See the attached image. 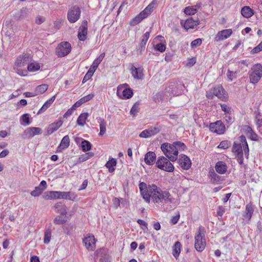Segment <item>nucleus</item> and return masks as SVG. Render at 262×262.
<instances>
[{"label":"nucleus","instance_id":"f257e3e1","mask_svg":"<svg viewBox=\"0 0 262 262\" xmlns=\"http://www.w3.org/2000/svg\"><path fill=\"white\" fill-rule=\"evenodd\" d=\"M161 149L165 156L171 162H175L178 159L179 151L176 149L173 142L170 144L165 142L161 144Z\"/></svg>","mask_w":262,"mask_h":262},{"label":"nucleus","instance_id":"f03ea898","mask_svg":"<svg viewBox=\"0 0 262 262\" xmlns=\"http://www.w3.org/2000/svg\"><path fill=\"white\" fill-rule=\"evenodd\" d=\"M205 228L200 226L197 231V233L195 235V243L194 247L196 251L198 252H202L206 246V239H205Z\"/></svg>","mask_w":262,"mask_h":262},{"label":"nucleus","instance_id":"7ed1b4c3","mask_svg":"<svg viewBox=\"0 0 262 262\" xmlns=\"http://www.w3.org/2000/svg\"><path fill=\"white\" fill-rule=\"evenodd\" d=\"M185 89V86L182 82L174 80L169 82L165 90L170 95L179 96L182 94Z\"/></svg>","mask_w":262,"mask_h":262},{"label":"nucleus","instance_id":"20e7f679","mask_svg":"<svg viewBox=\"0 0 262 262\" xmlns=\"http://www.w3.org/2000/svg\"><path fill=\"white\" fill-rule=\"evenodd\" d=\"M170 161H171L168 158L161 156L158 157L156 162V166L161 170L167 172H172L174 170V167Z\"/></svg>","mask_w":262,"mask_h":262},{"label":"nucleus","instance_id":"39448f33","mask_svg":"<svg viewBox=\"0 0 262 262\" xmlns=\"http://www.w3.org/2000/svg\"><path fill=\"white\" fill-rule=\"evenodd\" d=\"M71 51V44L68 41L61 42L56 48V55L60 57H62L68 55Z\"/></svg>","mask_w":262,"mask_h":262},{"label":"nucleus","instance_id":"423d86ee","mask_svg":"<svg viewBox=\"0 0 262 262\" xmlns=\"http://www.w3.org/2000/svg\"><path fill=\"white\" fill-rule=\"evenodd\" d=\"M81 10L79 6L74 5L72 6L68 12V19L71 23H74L80 18Z\"/></svg>","mask_w":262,"mask_h":262},{"label":"nucleus","instance_id":"0eeeda50","mask_svg":"<svg viewBox=\"0 0 262 262\" xmlns=\"http://www.w3.org/2000/svg\"><path fill=\"white\" fill-rule=\"evenodd\" d=\"M210 132L219 135L224 134L226 130L225 124L221 120H217L209 124Z\"/></svg>","mask_w":262,"mask_h":262},{"label":"nucleus","instance_id":"6e6552de","mask_svg":"<svg viewBox=\"0 0 262 262\" xmlns=\"http://www.w3.org/2000/svg\"><path fill=\"white\" fill-rule=\"evenodd\" d=\"M262 76V66L258 63L255 65L253 72L249 74L250 82L253 84L257 83Z\"/></svg>","mask_w":262,"mask_h":262},{"label":"nucleus","instance_id":"1a4fd4ad","mask_svg":"<svg viewBox=\"0 0 262 262\" xmlns=\"http://www.w3.org/2000/svg\"><path fill=\"white\" fill-rule=\"evenodd\" d=\"M180 24L187 31L189 29H193L195 27L198 26L200 24V21L199 19L194 20L193 17H190L185 21L182 19L181 20Z\"/></svg>","mask_w":262,"mask_h":262},{"label":"nucleus","instance_id":"9d476101","mask_svg":"<svg viewBox=\"0 0 262 262\" xmlns=\"http://www.w3.org/2000/svg\"><path fill=\"white\" fill-rule=\"evenodd\" d=\"M208 177L210 179V183L214 185L221 184L225 180L224 177L217 174L213 169H210Z\"/></svg>","mask_w":262,"mask_h":262},{"label":"nucleus","instance_id":"9b49d317","mask_svg":"<svg viewBox=\"0 0 262 262\" xmlns=\"http://www.w3.org/2000/svg\"><path fill=\"white\" fill-rule=\"evenodd\" d=\"M177 160L178 164L183 169L188 170L191 167V161L187 156L181 154Z\"/></svg>","mask_w":262,"mask_h":262},{"label":"nucleus","instance_id":"f8f14e48","mask_svg":"<svg viewBox=\"0 0 262 262\" xmlns=\"http://www.w3.org/2000/svg\"><path fill=\"white\" fill-rule=\"evenodd\" d=\"M41 133L42 129L41 128L30 127L25 130L23 136L24 138H31L35 135H40Z\"/></svg>","mask_w":262,"mask_h":262},{"label":"nucleus","instance_id":"ddd939ff","mask_svg":"<svg viewBox=\"0 0 262 262\" xmlns=\"http://www.w3.org/2000/svg\"><path fill=\"white\" fill-rule=\"evenodd\" d=\"M88 35V21L83 20L78 32V38L80 41H84Z\"/></svg>","mask_w":262,"mask_h":262},{"label":"nucleus","instance_id":"4468645a","mask_svg":"<svg viewBox=\"0 0 262 262\" xmlns=\"http://www.w3.org/2000/svg\"><path fill=\"white\" fill-rule=\"evenodd\" d=\"M141 195L147 202H149L150 194L148 192V188L147 184L145 182H140L139 184Z\"/></svg>","mask_w":262,"mask_h":262},{"label":"nucleus","instance_id":"2eb2a0df","mask_svg":"<svg viewBox=\"0 0 262 262\" xmlns=\"http://www.w3.org/2000/svg\"><path fill=\"white\" fill-rule=\"evenodd\" d=\"M30 59L31 57L29 54L20 55L17 58L15 64L18 67H22L27 64Z\"/></svg>","mask_w":262,"mask_h":262},{"label":"nucleus","instance_id":"dca6fc26","mask_svg":"<svg viewBox=\"0 0 262 262\" xmlns=\"http://www.w3.org/2000/svg\"><path fill=\"white\" fill-rule=\"evenodd\" d=\"M212 91L214 95L217 96L219 98L222 100L225 99L227 98V97L225 96L226 91L221 85H218L215 86L213 88Z\"/></svg>","mask_w":262,"mask_h":262},{"label":"nucleus","instance_id":"f3484780","mask_svg":"<svg viewBox=\"0 0 262 262\" xmlns=\"http://www.w3.org/2000/svg\"><path fill=\"white\" fill-rule=\"evenodd\" d=\"M232 33L231 29H225L219 31L215 37V40L217 41L227 39L231 35Z\"/></svg>","mask_w":262,"mask_h":262},{"label":"nucleus","instance_id":"a211bd4d","mask_svg":"<svg viewBox=\"0 0 262 262\" xmlns=\"http://www.w3.org/2000/svg\"><path fill=\"white\" fill-rule=\"evenodd\" d=\"M70 138L68 135L64 136L57 147L56 152H62V150L67 148L70 145Z\"/></svg>","mask_w":262,"mask_h":262},{"label":"nucleus","instance_id":"6ab92c4d","mask_svg":"<svg viewBox=\"0 0 262 262\" xmlns=\"http://www.w3.org/2000/svg\"><path fill=\"white\" fill-rule=\"evenodd\" d=\"M156 155L154 151H148L144 156V161L148 165H152L156 162Z\"/></svg>","mask_w":262,"mask_h":262},{"label":"nucleus","instance_id":"aec40b11","mask_svg":"<svg viewBox=\"0 0 262 262\" xmlns=\"http://www.w3.org/2000/svg\"><path fill=\"white\" fill-rule=\"evenodd\" d=\"M83 243L88 250H93L95 247V239L94 236L84 238Z\"/></svg>","mask_w":262,"mask_h":262},{"label":"nucleus","instance_id":"412c9836","mask_svg":"<svg viewBox=\"0 0 262 262\" xmlns=\"http://www.w3.org/2000/svg\"><path fill=\"white\" fill-rule=\"evenodd\" d=\"M62 123L63 121L60 120L50 124L47 128V135H51L56 131L62 125Z\"/></svg>","mask_w":262,"mask_h":262},{"label":"nucleus","instance_id":"4be33fe9","mask_svg":"<svg viewBox=\"0 0 262 262\" xmlns=\"http://www.w3.org/2000/svg\"><path fill=\"white\" fill-rule=\"evenodd\" d=\"M215 169L218 173L222 174L226 172L227 166L225 162L220 161L216 163Z\"/></svg>","mask_w":262,"mask_h":262},{"label":"nucleus","instance_id":"5701e85b","mask_svg":"<svg viewBox=\"0 0 262 262\" xmlns=\"http://www.w3.org/2000/svg\"><path fill=\"white\" fill-rule=\"evenodd\" d=\"M132 74L134 78L137 79H142L143 78V69L141 68H136L132 66Z\"/></svg>","mask_w":262,"mask_h":262},{"label":"nucleus","instance_id":"b1692460","mask_svg":"<svg viewBox=\"0 0 262 262\" xmlns=\"http://www.w3.org/2000/svg\"><path fill=\"white\" fill-rule=\"evenodd\" d=\"M59 191H48L44 193L42 198L45 200H56L59 199Z\"/></svg>","mask_w":262,"mask_h":262},{"label":"nucleus","instance_id":"393cba45","mask_svg":"<svg viewBox=\"0 0 262 262\" xmlns=\"http://www.w3.org/2000/svg\"><path fill=\"white\" fill-rule=\"evenodd\" d=\"M56 98V95L52 96L50 99L48 100L39 109L37 113V115L40 114L43 112H45L48 108H49L51 105L53 103Z\"/></svg>","mask_w":262,"mask_h":262},{"label":"nucleus","instance_id":"a878e982","mask_svg":"<svg viewBox=\"0 0 262 262\" xmlns=\"http://www.w3.org/2000/svg\"><path fill=\"white\" fill-rule=\"evenodd\" d=\"M241 14L245 18H250L254 14V11L249 6H244L241 9Z\"/></svg>","mask_w":262,"mask_h":262},{"label":"nucleus","instance_id":"bb28decb","mask_svg":"<svg viewBox=\"0 0 262 262\" xmlns=\"http://www.w3.org/2000/svg\"><path fill=\"white\" fill-rule=\"evenodd\" d=\"M145 18H146V17L144 15V13L141 12L139 14H138L130 20L129 25L132 26H135L139 24L143 19Z\"/></svg>","mask_w":262,"mask_h":262},{"label":"nucleus","instance_id":"cd10ccee","mask_svg":"<svg viewBox=\"0 0 262 262\" xmlns=\"http://www.w3.org/2000/svg\"><path fill=\"white\" fill-rule=\"evenodd\" d=\"M182 245L179 241L175 242L174 244L172 246V255L176 258L178 259L181 252Z\"/></svg>","mask_w":262,"mask_h":262},{"label":"nucleus","instance_id":"c85d7f7f","mask_svg":"<svg viewBox=\"0 0 262 262\" xmlns=\"http://www.w3.org/2000/svg\"><path fill=\"white\" fill-rule=\"evenodd\" d=\"M54 207L57 210V212L61 215H66L67 214V206L61 202H58L55 204Z\"/></svg>","mask_w":262,"mask_h":262},{"label":"nucleus","instance_id":"c756f323","mask_svg":"<svg viewBox=\"0 0 262 262\" xmlns=\"http://www.w3.org/2000/svg\"><path fill=\"white\" fill-rule=\"evenodd\" d=\"M254 210V209L253 203L250 202L246 206L245 212L246 213V215L245 217L250 220L253 214Z\"/></svg>","mask_w":262,"mask_h":262},{"label":"nucleus","instance_id":"7c9ffc66","mask_svg":"<svg viewBox=\"0 0 262 262\" xmlns=\"http://www.w3.org/2000/svg\"><path fill=\"white\" fill-rule=\"evenodd\" d=\"M117 165V160L114 158H111L106 163L105 166L108 169L110 172H113L115 168H114Z\"/></svg>","mask_w":262,"mask_h":262},{"label":"nucleus","instance_id":"2f4dec72","mask_svg":"<svg viewBox=\"0 0 262 262\" xmlns=\"http://www.w3.org/2000/svg\"><path fill=\"white\" fill-rule=\"evenodd\" d=\"M157 3V0H153L142 11L147 17L154 10V6Z\"/></svg>","mask_w":262,"mask_h":262},{"label":"nucleus","instance_id":"473e14b6","mask_svg":"<svg viewBox=\"0 0 262 262\" xmlns=\"http://www.w3.org/2000/svg\"><path fill=\"white\" fill-rule=\"evenodd\" d=\"M98 122L99 123L100 132L99 133V136H102L106 132V122L104 119L100 117L97 118Z\"/></svg>","mask_w":262,"mask_h":262},{"label":"nucleus","instance_id":"72a5a7b5","mask_svg":"<svg viewBox=\"0 0 262 262\" xmlns=\"http://www.w3.org/2000/svg\"><path fill=\"white\" fill-rule=\"evenodd\" d=\"M88 113H83L81 114L77 118V124L80 126H84L85 124V121L89 117Z\"/></svg>","mask_w":262,"mask_h":262},{"label":"nucleus","instance_id":"f704fd0d","mask_svg":"<svg viewBox=\"0 0 262 262\" xmlns=\"http://www.w3.org/2000/svg\"><path fill=\"white\" fill-rule=\"evenodd\" d=\"M163 191H162L160 188H159L158 192L156 193L153 195V201L157 203H159L162 201H164V196H163Z\"/></svg>","mask_w":262,"mask_h":262},{"label":"nucleus","instance_id":"c9c22d12","mask_svg":"<svg viewBox=\"0 0 262 262\" xmlns=\"http://www.w3.org/2000/svg\"><path fill=\"white\" fill-rule=\"evenodd\" d=\"M92 145L90 141L82 139L80 147L83 151L86 152L90 151L92 148Z\"/></svg>","mask_w":262,"mask_h":262},{"label":"nucleus","instance_id":"e433bc0d","mask_svg":"<svg viewBox=\"0 0 262 262\" xmlns=\"http://www.w3.org/2000/svg\"><path fill=\"white\" fill-rule=\"evenodd\" d=\"M232 151L235 154H239L243 153V150L242 147L241 143H237L236 142H234L232 148Z\"/></svg>","mask_w":262,"mask_h":262},{"label":"nucleus","instance_id":"4c0bfd02","mask_svg":"<svg viewBox=\"0 0 262 262\" xmlns=\"http://www.w3.org/2000/svg\"><path fill=\"white\" fill-rule=\"evenodd\" d=\"M48 89V85L47 84H42L38 85L35 90L36 95L43 94Z\"/></svg>","mask_w":262,"mask_h":262},{"label":"nucleus","instance_id":"58836bf2","mask_svg":"<svg viewBox=\"0 0 262 262\" xmlns=\"http://www.w3.org/2000/svg\"><path fill=\"white\" fill-rule=\"evenodd\" d=\"M183 12L187 15H193L198 12V10L193 6H190L185 7Z\"/></svg>","mask_w":262,"mask_h":262},{"label":"nucleus","instance_id":"ea45409f","mask_svg":"<svg viewBox=\"0 0 262 262\" xmlns=\"http://www.w3.org/2000/svg\"><path fill=\"white\" fill-rule=\"evenodd\" d=\"M20 121L22 125H29L31 123L30 114H23L20 118Z\"/></svg>","mask_w":262,"mask_h":262},{"label":"nucleus","instance_id":"a19ab883","mask_svg":"<svg viewBox=\"0 0 262 262\" xmlns=\"http://www.w3.org/2000/svg\"><path fill=\"white\" fill-rule=\"evenodd\" d=\"M122 94L124 99H129L133 96V90L130 88H125L122 92Z\"/></svg>","mask_w":262,"mask_h":262},{"label":"nucleus","instance_id":"79ce46f5","mask_svg":"<svg viewBox=\"0 0 262 262\" xmlns=\"http://www.w3.org/2000/svg\"><path fill=\"white\" fill-rule=\"evenodd\" d=\"M140 104V102L139 101H138L133 105V106L131 108V110L130 111V114L133 117L136 116L137 113L139 112Z\"/></svg>","mask_w":262,"mask_h":262},{"label":"nucleus","instance_id":"37998d69","mask_svg":"<svg viewBox=\"0 0 262 262\" xmlns=\"http://www.w3.org/2000/svg\"><path fill=\"white\" fill-rule=\"evenodd\" d=\"M148 188V192L150 194V197L153 198V195L156 194V193L158 192L159 189L158 187L155 184L148 185L147 186Z\"/></svg>","mask_w":262,"mask_h":262},{"label":"nucleus","instance_id":"c03bdc74","mask_svg":"<svg viewBox=\"0 0 262 262\" xmlns=\"http://www.w3.org/2000/svg\"><path fill=\"white\" fill-rule=\"evenodd\" d=\"M27 69L29 72H35L39 70L40 65L38 63H30L28 64Z\"/></svg>","mask_w":262,"mask_h":262},{"label":"nucleus","instance_id":"a18cd8bd","mask_svg":"<svg viewBox=\"0 0 262 262\" xmlns=\"http://www.w3.org/2000/svg\"><path fill=\"white\" fill-rule=\"evenodd\" d=\"M173 143L178 151H179V150L185 151L187 149L186 145L181 141H174Z\"/></svg>","mask_w":262,"mask_h":262},{"label":"nucleus","instance_id":"49530a36","mask_svg":"<svg viewBox=\"0 0 262 262\" xmlns=\"http://www.w3.org/2000/svg\"><path fill=\"white\" fill-rule=\"evenodd\" d=\"M104 56L105 53H101L96 59L94 60L92 65L97 68L99 64L102 61Z\"/></svg>","mask_w":262,"mask_h":262},{"label":"nucleus","instance_id":"de8ad7c7","mask_svg":"<svg viewBox=\"0 0 262 262\" xmlns=\"http://www.w3.org/2000/svg\"><path fill=\"white\" fill-rule=\"evenodd\" d=\"M51 238V230L48 229L45 232L43 242L46 244H48L50 242Z\"/></svg>","mask_w":262,"mask_h":262},{"label":"nucleus","instance_id":"09e8293b","mask_svg":"<svg viewBox=\"0 0 262 262\" xmlns=\"http://www.w3.org/2000/svg\"><path fill=\"white\" fill-rule=\"evenodd\" d=\"M96 255L97 257L100 258H102L104 257L105 255L107 254V250L105 248H101L99 249H98L95 252Z\"/></svg>","mask_w":262,"mask_h":262},{"label":"nucleus","instance_id":"8fccbe9b","mask_svg":"<svg viewBox=\"0 0 262 262\" xmlns=\"http://www.w3.org/2000/svg\"><path fill=\"white\" fill-rule=\"evenodd\" d=\"M43 191V189L41 188L40 186H36L35 187L34 190L32 191L30 193L32 196L34 197L40 195Z\"/></svg>","mask_w":262,"mask_h":262},{"label":"nucleus","instance_id":"3c124183","mask_svg":"<svg viewBox=\"0 0 262 262\" xmlns=\"http://www.w3.org/2000/svg\"><path fill=\"white\" fill-rule=\"evenodd\" d=\"M238 139L241 143L242 147V148H243V150H244V149H248L249 146L246 140V137L244 135H242L239 137Z\"/></svg>","mask_w":262,"mask_h":262},{"label":"nucleus","instance_id":"603ef678","mask_svg":"<svg viewBox=\"0 0 262 262\" xmlns=\"http://www.w3.org/2000/svg\"><path fill=\"white\" fill-rule=\"evenodd\" d=\"M231 141L228 140H224L221 142L220 144L217 146V147L225 149L229 148L231 146Z\"/></svg>","mask_w":262,"mask_h":262},{"label":"nucleus","instance_id":"864d4df0","mask_svg":"<svg viewBox=\"0 0 262 262\" xmlns=\"http://www.w3.org/2000/svg\"><path fill=\"white\" fill-rule=\"evenodd\" d=\"M154 49L156 51H158L161 53H163L165 51L166 45L162 42H160V43H157L154 47Z\"/></svg>","mask_w":262,"mask_h":262},{"label":"nucleus","instance_id":"5fc2aeb1","mask_svg":"<svg viewBox=\"0 0 262 262\" xmlns=\"http://www.w3.org/2000/svg\"><path fill=\"white\" fill-rule=\"evenodd\" d=\"M67 222V220L62 219L61 216H56L53 220V222L56 225H63Z\"/></svg>","mask_w":262,"mask_h":262},{"label":"nucleus","instance_id":"6e6d98bb","mask_svg":"<svg viewBox=\"0 0 262 262\" xmlns=\"http://www.w3.org/2000/svg\"><path fill=\"white\" fill-rule=\"evenodd\" d=\"M150 136H154L160 132V128L159 127H152L151 126L147 129Z\"/></svg>","mask_w":262,"mask_h":262},{"label":"nucleus","instance_id":"4d7b16f0","mask_svg":"<svg viewBox=\"0 0 262 262\" xmlns=\"http://www.w3.org/2000/svg\"><path fill=\"white\" fill-rule=\"evenodd\" d=\"M164 201L165 203H172V199L170 198L171 194L167 191H163Z\"/></svg>","mask_w":262,"mask_h":262},{"label":"nucleus","instance_id":"13d9d810","mask_svg":"<svg viewBox=\"0 0 262 262\" xmlns=\"http://www.w3.org/2000/svg\"><path fill=\"white\" fill-rule=\"evenodd\" d=\"M150 31L146 32L142 36L140 42L146 45L147 41L149 39Z\"/></svg>","mask_w":262,"mask_h":262},{"label":"nucleus","instance_id":"bf43d9fd","mask_svg":"<svg viewBox=\"0 0 262 262\" xmlns=\"http://www.w3.org/2000/svg\"><path fill=\"white\" fill-rule=\"evenodd\" d=\"M262 51V41L251 51V54H254Z\"/></svg>","mask_w":262,"mask_h":262},{"label":"nucleus","instance_id":"052dcab7","mask_svg":"<svg viewBox=\"0 0 262 262\" xmlns=\"http://www.w3.org/2000/svg\"><path fill=\"white\" fill-rule=\"evenodd\" d=\"M252 141H257L258 140V136L252 130L247 136Z\"/></svg>","mask_w":262,"mask_h":262},{"label":"nucleus","instance_id":"680f3d73","mask_svg":"<svg viewBox=\"0 0 262 262\" xmlns=\"http://www.w3.org/2000/svg\"><path fill=\"white\" fill-rule=\"evenodd\" d=\"M202 40L201 38H197L196 39L193 40L191 42V47L192 48H196L202 44Z\"/></svg>","mask_w":262,"mask_h":262},{"label":"nucleus","instance_id":"e2e57ef3","mask_svg":"<svg viewBox=\"0 0 262 262\" xmlns=\"http://www.w3.org/2000/svg\"><path fill=\"white\" fill-rule=\"evenodd\" d=\"M66 200H69L71 201H75L77 196L74 194V192L71 191L66 192Z\"/></svg>","mask_w":262,"mask_h":262},{"label":"nucleus","instance_id":"0e129e2a","mask_svg":"<svg viewBox=\"0 0 262 262\" xmlns=\"http://www.w3.org/2000/svg\"><path fill=\"white\" fill-rule=\"evenodd\" d=\"M62 20L61 19H57L54 23L53 28L54 30L57 31L59 30L61 27Z\"/></svg>","mask_w":262,"mask_h":262},{"label":"nucleus","instance_id":"69168bd1","mask_svg":"<svg viewBox=\"0 0 262 262\" xmlns=\"http://www.w3.org/2000/svg\"><path fill=\"white\" fill-rule=\"evenodd\" d=\"M145 46L143 43L140 42L139 46L137 48V53L138 54H142V52L145 50Z\"/></svg>","mask_w":262,"mask_h":262},{"label":"nucleus","instance_id":"338daca9","mask_svg":"<svg viewBox=\"0 0 262 262\" xmlns=\"http://www.w3.org/2000/svg\"><path fill=\"white\" fill-rule=\"evenodd\" d=\"M94 96H95L94 94L91 93L86 96L83 97L82 98H81V100L82 101L83 103H84L86 102L91 100V99H92L93 98V97H94Z\"/></svg>","mask_w":262,"mask_h":262},{"label":"nucleus","instance_id":"774afa93","mask_svg":"<svg viewBox=\"0 0 262 262\" xmlns=\"http://www.w3.org/2000/svg\"><path fill=\"white\" fill-rule=\"evenodd\" d=\"M252 130V128L248 125H244L242 127L243 132H244L247 136H248Z\"/></svg>","mask_w":262,"mask_h":262}]
</instances>
